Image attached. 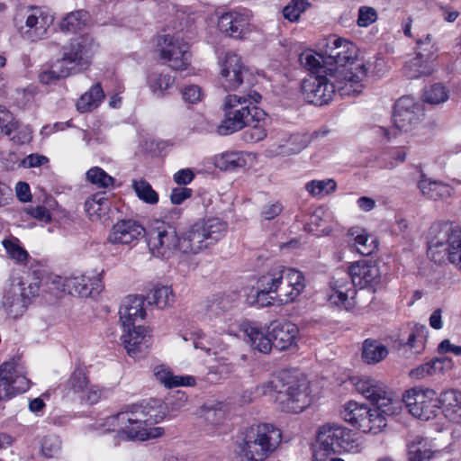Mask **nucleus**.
<instances>
[{"instance_id": "obj_25", "label": "nucleus", "mask_w": 461, "mask_h": 461, "mask_svg": "<svg viewBox=\"0 0 461 461\" xmlns=\"http://www.w3.org/2000/svg\"><path fill=\"white\" fill-rule=\"evenodd\" d=\"M298 334V327L290 321H275L269 331L274 348L280 351L296 347Z\"/></svg>"}, {"instance_id": "obj_41", "label": "nucleus", "mask_w": 461, "mask_h": 461, "mask_svg": "<svg viewBox=\"0 0 461 461\" xmlns=\"http://www.w3.org/2000/svg\"><path fill=\"white\" fill-rule=\"evenodd\" d=\"M147 402H149L151 406L156 408L160 414H164L163 419L166 417V415L169 416H175V413L184 407H185L187 402V396L184 392L176 391L174 394L170 395L166 399V408L167 410V412L161 411L158 410V406H157L158 401L157 400H149Z\"/></svg>"}, {"instance_id": "obj_38", "label": "nucleus", "mask_w": 461, "mask_h": 461, "mask_svg": "<svg viewBox=\"0 0 461 461\" xmlns=\"http://www.w3.org/2000/svg\"><path fill=\"white\" fill-rule=\"evenodd\" d=\"M388 355L387 348L381 342L367 339L363 343L362 357L367 364H376Z\"/></svg>"}, {"instance_id": "obj_35", "label": "nucleus", "mask_w": 461, "mask_h": 461, "mask_svg": "<svg viewBox=\"0 0 461 461\" xmlns=\"http://www.w3.org/2000/svg\"><path fill=\"white\" fill-rule=\"evenodd\" d=\"M109 208L110 202L106 192H97L85 203L86 212L92 221L101 219L106 215Z\"/></svg>"}, {"instance_id": "obj_48", "label": "nucleus", "mask_w": 461, "mask_h": 461, "mask_svg": "<svg viewBox=\"0 0 461 461\" xmlns=\"http://www.w3.org/2000/svg\"><path fill=\"white\" fill-rule=\"evenodd\" d=\"M86 179L98 187H109L114 183V178L109 176L104 169L99 167H94L87 170Z\"/></svg>"}, {"instance_id": "obj_37", "label": "nucleus", "mask_w": 461, "mask_h": 461, "mask_svg": "<svg viewBox=\"0 0 461 461\" xmlns=\"http://www.w3.org/2000/svg\"><path fill=\"white\" fill-rule=\"evenodd\" d=\"M348 235L354 237V246L357 251L363 256H369L377 249V241L369 236L364 230L351 228Z\"/></svg>"}, {"instance_id": "obj_8", "label": "nucleus", "mask_w": 461, "mask_h": 461, "mask_svg": "<svg viewBox=\"0 0 461 461\" xmlns=\"http://www.w3.org/2000/svg\"><path fill=\"white\" fill-rule=\"evenodd\" d=\"M264 394L275 393V401L282 411L300 413L311 404L308 386L294 379L285 381L277 375L261 385Z\"/></svg>"}, {"instance_id": "obj_6", "label": "nucleus", "mask_w": 461, "mask_h": 461, "mask_svg": "<svg viewBox=\"0 0 461 461\" xmlns=\"http://www.w3.org/2000/svg\"><path fill=\"white\" fill-rule=\"evenodd\" d=\"M429 235L428 256L436 263L447 258L461 271V227L450 221H436Z\"/></svg>"}, {"instance_id": "obj_33", "label": "nucleus", "mask_w": 461, "mask_h": 461, "mask_svg": "<svg viewBox=\"0 0 461 461\" xmlns=\"http://www.w3.org/2000/svg\"><path fill=\"white\" fill-rule=\"evenodd\" d=\"M69 76H72L71 72L61 59H58L52 63L43 65L39 72L38 78L41 83L50 85Z\"/></svg>"}, {"instance_id": "obj_43", "label": "nucleus", "mask_w": 461, "mask_h": 461, "mask_svg": "<svg viewBox=\"0 0 461 461\" xmlns=\"http://www.w3.org/2000/svg\"><path fill=\"white\" fill-rule=\"evenodd\" d=\"M87 16V12L84 10L71 12L62 19L60 30L67 32H76L86 25Z\"/></svg>"}, {"instance_id": "obj_51", "label": "nucleus", "mask_w": 461, "mask_h": 461, "mask_svg": "<svg viewBox=\"0 0 461 461\" xmlns=\"http://www.w3.org/2000/svg\"><path fill=\"white\" fill-rule=\"evenodd\" d=\"M258 290L257 292L255 299L251 302L252 304H256L258 307H266L272 304V301L276 299V294L273 291H270L267 287L269 285H265L263 282V276L258 281Z\"/></svg>"}, {"instance_id": "obj_10", "label": "nucleus", "mask_w": 461, "mask_h": 461, "mask_svg": "<svg viewBox=\"0 0 461 461\" xmlns=\"http://www.w3.org/2000/svg\"><path fill=\"white\" fill-rule=\"evenodd\" d=\"M282 439L278 428L262 423L249 431L241 446V456L246 461H264L276 451Z\"/></svg>"}, {"instance_id": "obj_62", "label": "nucleus", "mask_w": 461, "mask_h": 461, "mask_svg": "<svg viewBox=\"0 0 461 461\" xmlns=\"http://www.w3.org/2000/svg\"><path fill=\"white\" fill-rule=\"evenodd\" d=\"M192 189L187 187H176L172 190L170 199L174 204H181L185 200L191 197Z\"/></svg>"}, {"instance_id": "obj_26", "label": "nucleus", "mask_w": 461, "mask_h": 461, "mask_svg": "<svg viewBox=\"0 0 461 461\" xmlns=\"http://www.w3.org/2000/svg\"><path fill=\"white\" fill-rule=\"evenodd\" d=\"M145 229L134 220H122L112 228L108 240L113 244H131L146 234Z\"/></svg>"}, {"instance_id": "obj_63", "label": "nucleus", "mask_w": 461, "mask_h": 461, "mask_svg": "<svg viewBox=\"0 0 461 461\" xmlns=\"http://www.w3.org/2000/svg\"><path fill=\"white\" fill-rule=\"evenodd\" d=\"M28 213L41 221H43V222H50L51 221V216H50V213L49 212V210L45 207V206H42V205H38L36 207H30L28 209Z\"/></svg>"}, {"instance_id": "obj_27", "label": "nucleus", "mask_w": 461, "mask_h": 461, "mask_svg": "<svg viewBox=\"0 0 461 461\" xmlns=\"http://www.w3.org/2000/svg\"><path fill=\"white\" fill-rule=\"evenodd\" d=\"M133 329L126 328L128 332L122 336V342L128 354L132 357H138L151 344V338L149 330L142 326H131Z\"/></svg>"}, {"instance_id": "obj_11", "label": "nucleus", "mask_w": 461, "mask_h": 461, "mask_svg": "<svg viewBox=\"0 0 461 461\" xmlns=\"http://www.w3.org/2000/svg\"><path fill=\"white\" fill-rule=\"evenodd\" d=\"M265 285L274 292L281 304L294 302L305 288L304 276L302 272L278 266L263 276Z\"/></svg>"}, {"instance_id": "obj_60", "label": "nucleus", "mask_w": 461, "mask_h": 461, "mask_svg": "<svg viewBox=\"0 0 461 461\" xmlns=\"http://www.w3.org/2000/svg\"><path fill=\"white\" fill-rule=\"evenodd\" d=\"M195 384V378L192 375H175L172 372L167 384L168 388L177 386H193Z\"/></svg>"}, {"instance_id": "obj_18", "label": "nucleus", "mask_w": 461, "mask_h": 461, "mask_svg": "<svg viewBox=\"0 0 461 461\" xmlns=\"http://www.w3.org/2000/svg\"><path fill=\"white\" fill-rule=\"evenodd\" d=\"M402 401L411 415L424 420L435 418L440 409L437 393L429 388L413 387L407 390Z\"/></svg>"}, {"instance_id": "obj_61", "label": "nucleus", "mask_w": 461, "mask_h": 461, "mask_svg": "<svg viewBox=\"0 0 461 461\" xmlns=\"http://www.w3.org/2000/svg\"><path fill=\"white\" fill-rule=\"evenodd\" d=\"M442 402L444 405L448 407H460L461 406V393L451 390L445 392L441 394V400L439 402Z\"/></svg>"}, {"instance_id": "obj_46", "label": "nucleus", "mask_w": 461, "mask_h": 461, "mask_svg": "<svg viewBox=\"0 0 461 461\" xmlns=\"http://www.w3.org/2000/svg\"><path fill=\"white\" fill-rule=\"evenodd\" d=\"M305 190L312 196L329 194L337 188V184L333 179L312 180L305 184Z\"/></svg>"}, {"instance_id": "obj_15", "label": "nucleus", "mask_w": 461, "mask_h": 461, "mask_svg": "<svg viewBox=\"0 0 461 461\" xmlns=\"http://www.w3.org/2000/svg\"><path fill=\"white\" fill-rule=\"evenodd\" d=\"M62 397L69 402L93 405L99 401L101 391L90 383L86 367L78 363L62 385Z\"/></svg>"}, {"instance_id": "obj_55", "label": "nucleus", "mask_w": 461, "mask_h": 461, "mask_svg": "<svg viewBox=\"0 0 461 461\" xmlns=\"http://www.w3.org/2000/svg\"><path fill=\"white\" fill-rule=\"evenodd\" d=\"M243 132V140L247 142L255 143L264 140L267 136L266 130L260 125V122H254Z\"/></svg>"}, {"instance_id": "obj_57", "label": "nucleus", "mask_w": 461, "mask_h": 461, "mask_svg": "<svg viewBox=\"0 0 461 461\" xmlns=\"http://www.w3.org/2000/svg\"><path fill=\"white\" fill-rule=\"evenodd\" d=\"M377 20L376 10L371 6H361L358 10L357 24L366 27Z\"/></svg>"}, {"instance_id": "obj_45", "label": "nucleus", "mask_w": 461, "mask_h": 461, "mask_svg": "<svg viewBox=\"0 0 461 461\" xmlns=\"http://www.w3.org/2000/svg\"><path fill=\"white\" fill-rule=\"evenodd\" d=\"M449 98V92L441 83H435L426 87L423 92V100L431 104L445 103Z\"/></svg>"}, {"instance_id": "obj_9", "label": "nucleus", "mask_w": 461, "mask_h": 461, "mask_svg": "<svg viewBox=\"0 0 461 461\" xmlns=\"http://www.w3.org/2000/svg\"><path fill=\"white\" fill-rule=\"evenodd\" d=\"M227 228V223L219 218H208L194 223L180 234V252L199 253L221 240Z\"/></svg>"}, {"instance_id": "obj_44", "label": "nucleus", "mask_w": 461, "mask_h": 461, "mask_svg": "<svg viewBox=\"0 0 461 461\" xmlns=\"http://www.w3.org/2000/svg\"><path fill=\"white\" fill-rule=\"evenodd\" d=\"M131 187L136 193L138 198L144 203L156 204L158 202V193L152 188L151 185L148 181L144 179H133L131 182Z\"/></svg>"}, {"instance_id": "obj_12", "label": "nucleus", "mask_w": 461, "mask_h": 461, "mask_svg": "<svg viewBox=\"0 0 461 461\" xmlns=\"http://www.w3.org/2000/svg\"><path fill=\"white\" fill-rule=\"evenodd\" d=\"M48 289V293L58 295L59 292H66L71 295L79 297H95L104 289V284L99 275H73L66 278L50 275L44 276L42 284Z\"/></svg>"}, {"instance_id": "obj_28", "label": "nucleus", "mask_w": 461, "mask_h": 461, "mask_svg": "<svg viewBox=\"0 0 461 461\" xmlns=\"http://www.w3.org/2000/svg\"><path fill=\"white\" fill-rule=\"evenodd\" d=\"M144 299L140 295H129L122 302L120 310V320L124 328L135 326L138 320H143L146 312L143 307Z\"/></svg>"}, {"instance_id": "obj_14", "label": "nucleus", "mask_w": 461, "mask_h": 461, "mask_svg": "<svg viewBox=\"0 0 461 461\" xmlns=\"http://www.w3.org/2000/svg\"><path fill=\"white\" fill-rule=\"evenodd\" d=\"M97 50L98 43L91 35H80L62 47L60 59L72 75H77L91 66Z\"/></svg>"}, {"instance_id": "obj_50", "label": "nucleus", "mask_w": 461, "mask_h": 461, "mask_svg": "<svg viewBox=\"0 0 461 461\" xmlns=\"http://www.w3.org/2000/svg\"><path fill=\"white\" fill-rule=\"evenodd\" d=\"M426 335L427 327L424 325H416L408 337L407 345L411 349H415V353H420L425 347Z\"/></svg>"}, {"instance_id": "obj_23", "label": "nucleus", "mask_w": 461, "mask_h": 461, "mask_svg": "<svg viewBox=\"0 0 461 461\" xmlns=\"http://www.w3.org/2000/svg\"><path fill=\"white\" fill-rule=\"evenodd\" d=\"M218 27L221 32L231 38H245L252 30L250 14L247 11L224 13L219 18Z\"/></svg>"}, {"instance_id": "obj_53", "label": "nucleus", "mask_w": 461, "mask_h": 461, "mask_svg": "<svg viewBox=\"0 0 461 461\" xmlns=\"http://www.w3.org/2000/svg\"><path fill=\"white\" fill-rule=\"evenodd\" d=\"M61 447V442L56 435H47L41 439L42 455L48 458L54 457L59 454Z\"/></svg>"}, {"instance_id": "obj_34", "label": "nucleus", "mask_w": 461, "mask_h": 461, "mask_svg": "<svg viewBox=\"0 0 461 461\" xmlns=\"http://www.w3.org/2000/svg\"><path fill=\"white\" fill-rule=\"evenodd\" d=\"M104 98L103 87L100 83H96L78 98L77 109L81 113H90L100 105Z\"/></svg>"}, {"instance_id": "obj_39", "label": "nucleus", "mask_w": 461, "mask_h": 461, "mask_svg": "<svg viewBox=\"0 0 461 461\" xmlns=\"http://www.w3.org/2000/svg\"><path fill=\"white\" fill-rule=\"evenodd\" d=\"M175 78L169 74L153 72L148 77V86L151 92L158 97H162L169 93L173 87Z\"/></svg>"}, {"instance_id": "obj_59", "label": "nucleus", "mask_w": 461, "mask_h": 461, "mask_svg": "<svg viewBox=\"0 0 461 461\" xmlns=\"http://www.w3.org/2000/svg\"><path fill=\"white\" fill-rule=\"evenodd\" d=\"M230 307L228 298L224 296H221L215 298L208 303L206 305V311L210 314H219L221 312L226 311Z\"/></svg>"}, {"instance_id": "obj_2", "label": "nucleus", "mask_w": 461, "mask_h": 461, "mask_svg": "<svg viewBox=\"0 0 461 461\" xmlns=\"http://www.w3.org/2000/svg\"><path fill=\"white\" fill-rule=\"evenodd\" d=\"M164 414L149 402L128 405L118 413L106 417L102 424L104 431L116 432V438L127 440H148L164 433L161 427H154L163 420Z\"/></svg>"}, {"instance_id": "obj_5", "label": "nucleus", "mask_w": 461, "mask_h": 461, "mask_svg": "<svg viewBox=\"0 0 461 461\" xmlns=\"http://www.w3.org/2000/svg\"><path fill=\"white\" fill-rule=\"evenodd\" d=\"M261 100L257 91H249L246 95H228L224 99V120L218 126L220 135H230L265 120L266 113L256 104Z\"/></svg>"}, {"instance_id": "obj_30", "label": "nucleus", "mask_w": 461, "mask_h": 461, "mask_svg": "<svg viewBox=\"0 0 461 461\" xmlns=\"http://www.w3.org/2000/svg\"><path fill=\"white\" fill-rule=\"evenodd\" d=\"M409 461H429L438 452L437 445L429 438L414 436L408 442Z\"/></svg>"}, {"instance_id": "obj_4", "label": "nucleus", "mask_w": 461, "mask_h": 461, "mask_svg": "<svg viewBox=\"0 0 461 461\" xmlns=\"http://www.w3.org/2000/svg\"><path fill=\"white\" fill-rule=\"evenodd\" d=\"M356 390L375 407L369 410L367 422L372 427L368 433L377 434L387 424L386 416L397 413L401 402L393 398V393L382 382L371 377H360L355 382Z\"/></svg>"}, {"instance_id": "obj_19", "label": "nucleus", "mask_w": 461, "mask_h": 461, "mask_svg": "<svg viewBox=\"0 0 461 461\" xmlns=\"http://www.w3.org/2000/svg\"><path fill=\"white\" fill-rule=\"evenodd\" d=\"M159 59L162 64L174 70H185L191 63V53L188 44L183 40L163 35L158 40Z\"/></svg>"}, {"instance_id": "obj_13", "label": "nucleus", "mask_w": 461, "mask_h": 461, "mask_svg": "<svg viewBox=\"0 0 461 461\" xmlns=\"http://www.w3.org/2000/svg\"><path fill=\"white\" fill-rule=\"evenodd\" d=\"M43 283L44 276H35L31 281L14 280L3 299L7 313L14 319L22 316L34 298L41 293H48Z\"/></svg>"}, {"instance_id": "obj_16", "label": "nucleus", "mask_w": 461, "mask_h": 461, "mask_svg": "<svg viewBox=\"0 0 461 461\" xmlns=\"http://www.w3.org/2000/svg\"><path fill=\"white\" fill-rule=\"evenodd\" d=\"M147 244L156 258L168 259L180 252V235L175 226L165 221H157L146 231Z\"/></svg>"}, {"instance_id": "obj_42", "label": "nucleus", "mask_w": 461, "mask_h": 461, "mask_svg": "<svg viewBox=\"0 0 461 461\" xmlns=\"http://www.w3.org/2000/svg\"><path fill=\"white\" fill-rule=\"evenodd\" d=\"M149 304H155L159 309H164L174 303L175 295L170 286L154 288L148 295Z\"/></svg>"}, {"instance_id": "obj_40", "label": "nucleus", "mask_w": 461, "mask_h": 461, "mask_svg": "<svg viewBox=\"0 0 461 461\" xmlns=\"http://www.w3.org/2000/svg\"><path fill=\"white\" fill-rule=\"evenodd\" d=\"M434 71V64L431 61L415 56L404 67V74L411 79L426 77Z\"/></svg>"}, {"instance_id": "obj_64", "label": "nucleus", "mask_w": 461, "mask_h": 461, "mask_svg": "<svg viewBox=\"0 0 461 461\" xmlns=\"http://www.w3.org/2000/svg\"><path fill=\"white\" fill-rule=\"evenodd\" d=\"M282 210V204L279 202H276L274 203L266 205L261 211V215L265 220L271 221L279 215Z\"/></svg>"}, {"instance_id": "obj_49", "label": "nucleus", "mask_w": 461, "mask_h": 461, "mask_svg": "<svg viewBox=\"0 0 461 461\" xmlns=\"http://www.w3.org/2000/svg\"><path fill=\"white\" fill-rule=\"evenodd\" d=\"M2 244L10 258L17 262H25L28 259L29 254L19 245L18 239H5Z\"/></svg>"}, {"instance_id": "obj_1", "label": "nucleus", "mask_w": 461, "mask_h": 461, "mask_svg": "<svg viewBox=\"0 0 461 461\" xmlns=\"http://www.w3.org/2000/svg\"><path fill=\"white\" fill-rule=\"evenodd\" d=\"M300 63L310 71L302 82L303 98L312 104L321 106L329 104L336 91L341 95H358L362 90V80L366 77L367 68L363 64L357 67V72L345 73V81L339 77L344 71L321 65V54L304 51L299 57Z\"/></svg>"}, {"instance_id": "obj_54", "label": "nucleus", "mask_w": 461, "mask_h": 461, "mask_svg": "<svg viewBox=\"0 0 461 461\" xmlns=\"http://www.w3.org/2000/svg\"><path fill=\"white\" fill-rule=\"evenodd\" d=\"M365 404H359L357 402H348L343 407L340 411V416L343 420L352 425L357 420L358 417L361 416Z\"/></svg>"}, {"instance_id": "obj_29", "label": "nucleus", "mask_w": 461, "mask_h": 461, "mask_svg": "<svg viewBox=\"0 0 461 461\" xmlns=\"http://www.w3.org/2000/svg\"><path fill=\"white\" fill-rule=\"evenodd\" d=\"M306 135L294 133L278 143H273L267 149L270 156H291L297 154L309 145Z\"/></svg>"}, {"instance_id": "obj_3", "label": "nucleus", "mask_w": 461, "mask_h": 461, "mask_svg": "<svg viewBox=\"0 0 461 461\" xmlns=\"http://www.w3.org/2000/svg\"><path fill=\"white\" fill-rule=\"evenodd\" d=\"M380 285L379 267L372 262L357 261L349 267L348 273H338L332 277L328 301L332 305L349 311L357 304V287L375 293Z\"/></svg>"}, {"instance_id": "obj_24", "label": "nucleus", "mask_w": 461, "mask_h": 461, "mask_svg": "<svg viewBox=\"0 0 461 461\" xmlns=\"http://www.w3.org/2000/svg\"><path fill=\"white\" fill-rule=\"evenodd\" d=\"M27 14L25 27L21 28L23 38L36 41L47 36L48 29L53 23V16L39 7L32 6Z\"/></svg>"}, {"instance_id": "obj_58", "label": "nucleus", "mask_w": 461, "mask_h": 461, "mask_svg": "<svg viewBox=\"0 0 461 461\" xmlns=\"http://www.w3.org/2000/svg\"><path fill=\"white\" fill-rule=\"evenodd\" d=\"M182 98L185 103L197 104L202 100L203 95L202 88L197 85H190L185 86L182 91Z\"/></svg>"}, {"instance_id": "obj_32", "label": "nucleus", "mask_w": 461, "mask_h": 461, "mask_svg": "<svg viewBox=\"0 0 461 461\" xmlns=\"http://www.w3.org/2000/svg\"><path fill=\"white\" fill-rule=\"evenodd\" d=\"M251 160V155L242 151H226L214 158V165L224 171H234L244 168Z\"/></svg>"}, {"instance_id": "obj_22", "label": "nucleus", "mask_w": 461, "mask_h": 461, "mask_svg": "<svg viewBox=\"0 0 461 461\" xmlns=\"http://www.w3.org/2000/svg\"><path fill=\"white\" fill-rule=\"evenodd\" d=\"M420 106L411 96L399 98L394 104L393 115L394 129L400 131H411L422 119Z\"/></svg>"}, {"instance_id": "obj_52", "label": "nucleus", "mask_w": 461, "mask_h": 461, "mask_svg": "<svg viewBox=\"0 0 461 461\" xmlns=\"http://www.w3.org/2000/svg\"><path fill=\"white\" fill-rule=\"evenodd\" d=\"M310 5L309 0H292V2L284 7L283 15L290 22H296L301 14Z\"/></svg>"}, {"instance_id": "obj_56", "label": "nucleus", "mask_w": 461, "mask_h": 461, "mask_svg": "<svg viewBox=\"0 0 461 461\" xmlns=\"http://www.w3.org/2000/svg\"><path fill=\"white\" fill-rule=\"evenodd\" d=\"M13 114L4 106L0 105V134L10 135L15 129Z\"/></svg>"}, {"instance_id": "obj_31", "label": "nucleus", "mask_w": 461, "mask_h": 461, "mask_svg": "<svg viewBox=\"0 0 461 461\" xmlns=\"http://www.w3.org/2000/svg\"><path fill=\"white\" fill-rule=\"evenodd\" d=\"M418 187L423 195L435 201L450 197L454 191L449 185L428 178L425 175H421Z\"/></svg>"}, {"instance_id": "obj_47", "label": "nucleus", "mask_w": 461, "mask_h": 461, "mask_svg": "<svg viewBox=\"0 0 461 461\" xmlns=\"http://www.w3.org/2000/svg\"><path fill=\"white\" fill-rule=\"evenodd\" d=\"M416 45V56L434 63L437 59L438 48L432 42L431 35L427 34L423 39H418Z\"/></svg>"}, {"instance_id": "obj_21", "label": "nucleus", "mask_w": 461, "mask_h": 461, "mask_svg": "<svg viewBox=\"0 0 461 461\" xmlns=\"http://www.w3.org/2000/svg\"><path fill=\"white\" fill-rule=\"evenodd\" d=\"M221 83L226 91L236 90L247 81L248 85L250 73L243 65L241 58L235 53H227L220 63Z\"/></svg>"}, {"instance_id": "obj_20", "label": "nucleus", "mask_w": 461, "mask_h": 461, "mask_svg": "<svg viewBox=\"0 0 461 461\" xmlns=\"http://www.w3.org/2000/svg\"><path fill=\"white\" fill-rule=\"evenodd\" d=\"M30 388V380L14 361L0 366V401H7Z\"/></svg>"}, {"instance_id": "obj_36", "label": "nucleus", "mask_w": 461, "mask_h": 461, "mask_svg": "<svg viewBox=\"0 0 461 461\" xmlns=\"http://www.w3.org/2000/svg\"><path fill=\"white\" fill-rule=\"evenodd\" d=\"M247 341L250 344L251 348L263 354L270 353L274 348L272 338L265 334L261 330L249 326L245 330Z\"/></svg>"}, {"instance_id": "obj_17", "label": "nucleus", "mask_w": 461, "mask_h": 461, "mask_svg": "<svg viewBox=\"0 0 461 461\" xmlns=\"http://www.w3.org/2000/svg\"><path fill=\"white\" fill-rule=\"evenodd\" d=\"M357 51L353 42L342 38L333 39L328 43L325 54L321 55L324 60L321 61V65L327 67L335 65V68L344 71L343 74H339V77L345 81V73L357 72V67L360 64L357 62ZM362 64L365 66L364 63Z\"/></svg>"}, {"instance_id": "obj_7", "label": "nucleus", "mask_w": 461, "mask_h": 461, "mask_svg": "<svg viewBox=\"0 0 461 461\" xmlns=\"http://www.w3.org/2000/svg\"><path fill=\"white\" fill-rule=\"evenodd\" d=\"M362 449L363 442L357 433L348 428L329 423L319 429L313 461H326L328 456L336 454H357Z\"/></svg>"}]
</instances>
